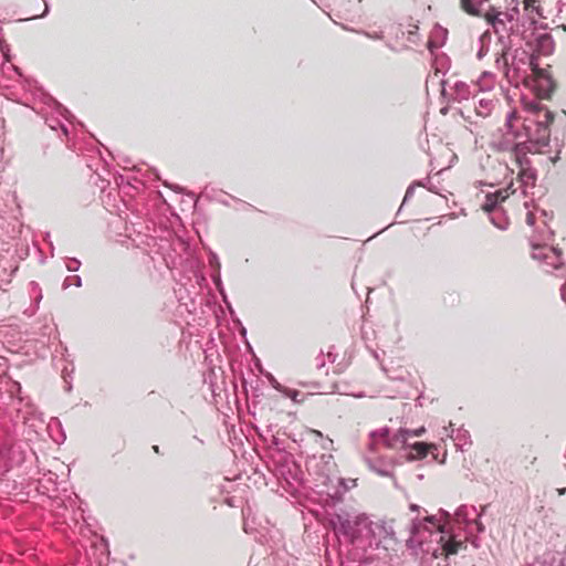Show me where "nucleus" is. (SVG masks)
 I'll use <instances>...</instances> for the list:
<instances>
[{
	"label": "nucleus",
	"mask_w": 566,
	"mask_h": 566,
	"mask_svg": "<svg viewBox=\"0 0 566 566\" xmlns=\"http://www.w3.org/2000/svg\"><path fill=\"white\" fill-rule=\"evenodd\" d=\"M535 2V0H524L525 9L528 10L530 8H533Z\"/></svg>",
	"instance_id": "nucleus-10"
},
{
	"label": "nucleus",
	"mask_w": 566,
	"mask_h": 566,
	"mask_svg": "<svg viewBox=\"0 0 566 566\" xmlns=\"http://www.w3.org/2000/svg\"><path fill=\"white\" fill-rule=\"evenodd\" d=\"M509 49L503 48L502 52L495 59V66L499 71H502L505 75H507L510 70V62L507 56Z\"/></svg>",
	"instance_id": "nucleus-6"
},
{
	"label": "nucleus",
	"mask_w": 566,
	"mask_h": 566,
	"mask_svg": "<svg viewBox=\"0 0 566 566\" xmlns=\"http://www.w3.org/2000/svg\"><path fill=\"white\" fill-rule=\"evenodd\" d=\"M434 446L426 442H416L411 446V449L416 452L415 454H410L408 459L410 461L420 460L428 455L430 449Z\"/></svg>",
	"instance_id": "nucleus-4"
},
{
	"label": "nucleus",
	"mask_w": 566,
	"mask_h": 566,
	"mask_svg": "<svg viewBox=\"0 0 566 566\" xmlns=\"http://www.w3.org/2000/svg\"><path fill=\"white\" fill-rule=\"evenodd\" d=\"M505 15H506V18H507V19H510V20H512V19H513V15H512V14L506 13Z\"/></svg>",
	"instance_id": "nucleus-16"
},
{
	"label": "nucleus",
	"mask_w": 566,
	"mask_h": 566,
	"mask_svg": "<svg viewBox=\"0 0 566 566\" xmlns=\"http://www.w3.org/2000/svg\"><path fill=\"white\" fill-rule=\"evenodd\" d=\"M461 8L471 15H483L485 20L496 28L500 11L491 0H460Z\"/></svg>",
	"instance_id": "nucleus-1"
},
{
	"label": "nucleus",
	"mask_w": 566,
	"mask_h": 566,
	"mask_svg": "<svg viewBox=\"0 0 566 566\" xmlns=\"http://www.w3.org/2000/svg\"><path fill=\"white\" fill-rule=\"evenodd\" d=\"M439 543L441 544L442 555L447 558L450 555H455L461 548H465V544L462 541H457L454 537L446 538L441 536Z\"/></svg>",
	"instance_id": "nucleus-2"
},
{
	"label": "nucleus",
	"mask_w": 566,
	"mask_h": 566,
	"mask_svg": "<svg viewBox=\"0 0 566 566\" xmlns=\"http://www.w3.org/2000/svg\"><path fill=\"white\" fill-rule=\"evenodd\" d=\"M424 431H426L424 427H421V428H419V429H417V430L411 431L410 437H411V436L420 437V436H422V434H423V432H424Z\"/></svg>",
	"instance_id": "nucleus-8"
},
{
	"label": "nucleus",
	"mask_w": 566,
	"mask_h": 566,
	"mask_svg": "<svg viewBox=\"0 0 566 566\" xmlns=\"http://www.w3.org/2000/svg\"><path fill=\"white\" fill-rule=\"evenodd\" d=\"M505 198H506V196H504L503 191H501V190L493 192V193H488L485 197V203L483 205V209L485 211L490 212L495 208V206L499 202L504 201Z\"/></svg>",
	"instance_id": "nucleus-5"
},
{
	"label": "nucleus",
	"mask_w": 566,
	"mask_h": 566,
	"mask_svg": "<svg viewBox=\"0 0 566 566\" xmlns=\"http://www.w3.org/2000/svg\"><path fill=\"white\" fill-rule=\"evenodd\" d=\"M560 295H562V298L566 302V282L563 284V286L560 289Z\"/></svg>",
	"instance_id": "nucleus-11"
},
{
	"label": "nucleus",
	"mask_w": 566,
	"mask_h": 566,
	"mask_svg": "<svg viewBox=\"0 0 566 566\" xmlns=\"http://www.w3.org/2000/svg\"><path fill=\"white\" fill-rule=\"evenodd\" d=\"M438 530H439V532L443 533L444 532V526L441 525V526H439Z\"/></svg>",
	"instance_id": "nucleus-15"
},
{
	"label": "nucleus",
	"mask_w": 566,
	"mask_h": 566,
	"mask_svg": "<svg viewBox=\"0 0 566 566\" xmlns=\"http://www.w3.org/2000/svg\"><path fill=\"white\" fill-rule=\"evenodd\" d=\"M501 14H502V13L500 12V14H499V20H496V28H495V27H493V29H494V31H495L496 33H497V32H500V29H499V27H500V25H502V27L504 28V20L500 18V15H501Z\"/></svg>",
	"instance_id": "nucleus-7"
},
{
	"label": "nucleus",
	"mask_w": 566,
	"mask_h": 566,
	"mask_svg": "<svg viewBox=\"0 0 566 566\" xmlns=\"http://www.w3.org/2000/svg\"><path fill=\"white\" fill-rule=\"evenodd\" d=\"M536 460H537V458H536L535 455H534V457H532V459H531V461H530V462H531V464H534V463L536 462Z\"/></svg>",
	"instance_id": "nucleus-14"
},
{
	"label": "nucleus",
	"mask_w": 566,
	"mask_h": 566,
	"mask_svg": "<svg viewBox=\"0 0 566 566\" xmlns=\"http://www.w3.org/2000/svg\"><path fill=\"white\" fill-rule=\"evenodd\" d=\"M411 430L400 429L392 437L388 439V447L391 449H397L399 447H403L408 439L410 438Z\"/></svg>",
	"instance_id": "nucleus-3"
},
{
	"label": "nucleus",
	"mask_w": 566,
	"mask_h": 566,
	"mask_svg": "<svg viewBox=\"0 0 566 566\" xmlns=\"http://www.w3.org/2000/svg\"><path fill=\"white\" fill-rule=\"evenodd\" d=\"M153 450L155 453L159 454L160 453V449L158 446H153Z\"/></svg>",
	"instance_id": "nucleus-13"
},
{
	"label": "nucleus",
	"mask_w": 566,
	"mask_h": 566,
	"mask_svg": "<svg viewBox=\"0 0 566 566\" xmlns=\"http://www.w3.org/2000/svg\"><path fill=\"white\" fill-rule=\"evenodd\" d=\"M311 433H313V434H315L316 437H319V438H322V437H323L322 432H321V431H318V430H315V429H312V430H311Z\"/></svg>",
	"instance_id": "nucleus-12"
},
{
	"label": "nucleus",
	"mask_w": 566,
	"mask_h": 566,
	"mask_svg": "<svg viewBox=\"0 0 566 566\" xmlns=\"http://www.w3.org/2000/svg\"><path fill=\"white\" fill-rule=\"evenodd\" d=\"M287 396H289L292 400L296 401V400H297V396H298V391H296V390H291V391L287 394Z\"/></svg>",
	"instance_id": "nucleus-9"
}]
</instances>
